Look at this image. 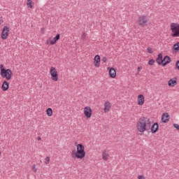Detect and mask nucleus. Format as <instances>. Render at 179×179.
<instances>
[{
  "label": "nucleus",
  "mask_w": 179,
  "mask_h": 179,
  "mask_svg": "<svg viewBox=\"0 0 179 179\" xmlns=\"http://www.w3.org/2000/svg\"><path fill=\"white\" fill-rule=\"evenodd\" d=\"M9 31H10V29L9 27L8 26H4L2 31H1V38L2 40H6L9 36Z\"/></svg>",
  "instance_id": "0eeeda50"
},
{
  "label": "nucleus",
  "mask_w": 179,
  "mask_h": 179,
  "mask_svg": "<svg viewBox=\"0 0 179 179\" xmlns=\"http://www.w3.org/2000/svg\"><path fill=\"white\" fill-rule=\"evenodd\" d=\"M138 106H143L144 103H145V96H143V95L140 94L138 96Z\"/></svg>",
  "instance_id": "f3484780"
},
{
  "label": "nucleus",
  "mask_w": 179,
  "mask_h": 179,
  "mask_svg": "<svg viewBox=\"0 0 179 179\" xmlns=\"http://www.w3.org/2000/svg\"><path fill=\"white\" fill-rule=\"evenodd\" d=\"M2 21V20H0V24H1V22Z\"/></svg>",
  "instance_id": "473e14b6"
},
{
  "label": "nucleus",
  "mask_w": 179,
  "mask_h": 179,
  "mask_svg": "<svg viewBox=\"0 0 179 179\" xmlns=\"http://www.w3.org/2000/svg\"><path fill=\"white\" fill-rule=\"evenodd\" d=\"M111 108V105L109 101H106L104 103V112L105 113H108L110 111V109Z\"/></svg>",
  "instance_id": "a211bd4d"
},
{
  "label": "nucleus",
  "mask_w": 179,
  "mask_h": 179,
  "mask_svg": "<svg viewBox=\"0 0 179 179\" xmlns=\"http://www.w3.org/2000/svg\"><path fill=\"white\" fill-rule=\"evenodd\" d=\"M141 69H142V67H138V72H141Z\"/></svg>",
  "instance_id": "7c9ffc66"
},
{
  "label": "nucleus",
  "mask_w": 179,
  "mask_h": 179,
  "mask_svg": "<svg viewBox=\"0 0 179 179\" xmlns=\"http://www.w3.org/2000/svg\"><path fill=\"white\" fill-rule=\"evenodd\" d=\"M147 51L148 54H153V50H152L151 48H148Z\"/></svg>",
  "instance_id": "b1692460"
},
{
  "label": "nucleus",
  "mask_w": 179,
  "mask_h": 179,
  "mask_svg": "<svg viewBox=\"0 0 179 179\" xmlns=\"http://www.w3.org/2000/svg\"><path fill=\"white\" fill-rule=\"evenodd\" d=\"M72 157H76V159H83L86 156V152H85V146L83 144L77 145V152L72 151Z\"/></svg>",
  "instance_id": "f03ea898"
},
{
  "label": "nucleus",
  "mask_w": 179,
  "mask_h": 179,
  "mask_svg": "<svg viewBox=\"0 0 179 179\" xmlns=\"http://www.w3.org/2000/svg\"><path fill=\"white\" fill-rule=\"evenodd\" d=\"M0 156H1V152H0Z\"/></svg>",
  "instance_id": "72a5a7b5"
},
{
  "label": "nucleus",
  "mask_w": 179,
  "mask_h": 179,
  "mask_svg": "<svg viewBox=\"0 0 179 179\" xmlns=\"http://www.w3.org/2000/svg\"><path fill=\"white\" fill-rule=\"evenodd\" d=\"M155 64V59H151L148 62V65H153Z\"/></svg>",
  "instance_id": "5701e85b"
},
{
  "label": "nucleus",
  "mask_w": 179,
  "mask_h": 179,
  "mask_svg": "<svg viewBox=\"0 0 179 179\" xmlns=\"http://www.w3.org/2000/svg\"><path fill=\"white\" fill-rule=\"evenodd\" d=\"M173 127L177 129V131H179V124H173Z\"/></svg>",
  "instance_id": "a878e982"
},
{
  "label": "nucleus",
  "mask_w": 179,
  "mask_h": 179,
  "mask_svg": "<svg viewBox=\"0 0 179 179\" xmlns=\"http://www.w3.org/2000/svg\"><path fill=\"white\" fill-rule=\"evenodd\" d=\"M138 179H145V177L143 176H138Z\"/></svg>",
  "instance_id": "c756f323"
},
{
  "label": "nucleus",
  "mask_w": 179,
  "mask_h": 179,
  "mask_svg": "<svg viewBox=\"0 0 179 179\" xmlns=\"http://www.w3.org/2000/svg\"><path fill=\"white\" fill-rule=\"evenodd\" d=\"M59 38H61V35L59 34H57L56 35V37H55L53 38V40H52V41L48 40L47 44H50V45H54L57 44V41H58V40H59Z\"/></svg>",
  "instance_id": "9d476101"
},
{
  "label": "nucleus",
  "mask_w": 179,
  "mask_h": 179,
  "mask_svg": "<svg viewBox=\"0 0 179 179\" xmlns=\"http://www.w3.org/2000/svg\"><path fill=\"white\" fill-rule=\"evenodd\" d=\"M0 75L1 77L7 80H10V79H12V70H10V69H6L5 67H3V64H0Z\"/></svg>",
  "instance_id": "20e7f679"
},
{
  "label": "nucleus",
  "mask_w": 179,
  "mask_h": 179,
  "mask_svg": "<svg viewBox=\"0 0 179 179\" xmlns=\"http://www.w3.org/2000/svg\"><path fill=\"white\" fill-rule=\"evenodd\" d=\"M171 30L172 31L171 36L172 37H179V24L178 23H171Z\"/></svg>",
  "instance_id": "39448f33"
},
{
  "label": "nucleus",
  "mask_w": 179,
  "mask_h": 179,
  "mask_svg": "<svg viewBox=\"0 0 179 179\" xmlns=\"http://www.w3.org/2000/svg\"><path fill=\"white\" fill-rule=\"evenodd\" d=\"M49 163H50V157H46L45 164H49Z\"/></svg>",
  "instance_id": "393cba45"
},
{
  "label": "nucleus",
  "mask_w": 179,
  "mask_h": 179,
  "mask_svg": "<svg viewBox=\"0 0 179 179\" xmlns=\"http://www.w3.org/2000/svg\"><path fill=\"white\" fill-rule=\"evenodd\" d=\"M94 64L96 68H99V66H100V55H95L94 58Z\"/></svg>",
  "instance_id": "4468645a"
},
{
  "label": "nucleus",
  "mask_w": 179,
  "mask_h": 179,
  "mask_svg": "<svg viewBox=\"0 0 179 179\" xmlns=\"http://www.w3.org/2000/svg\"><path fill=\"white\" fill-rule=\"evenodd\" d=\"M148 22H149V18H148V17L145 15H140L137 24L140 27H145V26H148Z\"/></svg>",
  "instance_id": "423d86ee"
},
{
  "label": "nucleus",
  "mask_w": 179,
  "mask_h": 179,
  "mask_svg": "<svg viewBox=\"0 0 179 179\" xmlns=\"http://www.w3.org/2000/svg\"><path fill=\"white\" fill-rule=\"evenodd\" d=\"M109 76L110 78H115L117 76V71H115V69L114 67H111L109 70Z\"/></svg>",
  "instance_id": "2eb2a0df"
},
{
  "label": "nucleus",
  "mask_w": 179,
  "mask_h": 179,
  "mask_svg": "<svg viewBox=\"0 0 179 179\" xmlns=\"http://www.w3.org/2000/svg\"><path fill=\"white\" fill-rule=\"evenodd\" d=\"M176 85H177V78H171L168 81V86L170 87H174Z\"/></svg>",
  "instance_id": "f8f14e48"
},
{
  "label": "nucleus",
  "mask_w": 179,
  "mask_h": 179,
  "mask_svg": "<svg viewBox=\"0 0 179 179\" xmlns=\"http://www.w3.org/2000/svg\"><path fill=\"white\" fill-rule=\"evenodd\" d=\"M159 131V123L155 122L151 126L152 134H156Z\"/></svg>",
  "instance_id": "ddd939ff"
},
{
  "label": "nucleus",
  "mask_w": 179,
  "mask_h": 179,
  "mask_svg": "<svg viewBox=\"0 0 179 179\" xmlns=\"http://www.w3.org/2000/svg\"><path fill=\"white\" fill-rule=\"evenodd\" d=\"M151 125L150 119L142 117L138 119L136 123V128L139 132H145V131H149L150 129Z\"/></svg>",
  "instance_id": "f257e3e1"
},
{
  "label": "nucleus",
  "mask_w": 179,
  "mask_h": 179,
  "mask_svg": "<svg viewBox=\"0 0 179 179\" xmlns=\"http://www.w3.org/2000/svg\"><path fill=\"white\" fill-rule=\"evenodd\" d=\"M156 62L158 64V65H162V66H166V65H168V64H170V62H171V58L169 55H166L163 58V55L162 53H159L157 58L156 59Z\"/></svg>",
  "instance_id": "7ed1b4c3"
},
{
  "label": "nucleus",
  "mask_w": 179,
  "mask_h": 179,
  "mask_svg": "<svg viewBox=\"0 0 179 179\" xmlns=\"http://www.w3.org/2000/svg\"><path fill=\"white\" fill-rule=\"evenodd\" d=\"M102 62H107V57H104L102 58Z\"/></svg>",
  "instance_id": "c85d7f7f"
},
{
  "label": "nucleus",
  "mask_w": 179,
  "mask_h": 179,
  "mask_svg": "<svg viewBox=\"0 0 179 179\" xmlns=\"http://www.w3.org/2000/svg\"><path fill=\"white\" fill-rule=\"evenodd\" d=\"M162 121L164 124L167 123L168 121H170V115L167 113H164L162 116Z\"/></svg>",
  "instance_id": "9b49d317"
},
{
  "label": "nucleus",
  "mask_w": 179,
  "mask_h": 179,
  "mask_svg": "<svg viewBox=\"0 0 179 179\" xmlns=\"http://www.w3.org/2000/svg\"><path fill=\"white\" fill-rule=\"evenodd\" d=\"M38 141H41V137H38Z\"/></svg>",
  "instance_id": "2f4dec72"
},
{
  "label": "nucleus",
  "mask_w": 179,
  "mask_h": 179,
  "mask_svg": "<svg viewBox=\"0 0 179 179\" xmlns=\"http://www.w3.org/2000/svg\"><path fill=\"white\" fill-rule=\"evenodd\" d=\"M1 89L3 92H6V90H8L9 89V83L8 81L4 80L2 85Z\"/></svg>",
  "instance_id": "dca6fc26"
},
{
  "label": "nucleus",
  "mask_w": 179,
  "mask_h": 179,
  "mask_svg": "<svg viewBox=\"0 0 179 179\" xmlns=\"http://www.w3.org/2000/svg\"><path fill=\"white\" fill-rule=\"evenodd\" d=\"M46 114L48 117H51L52 115V108H48L46 110Z\"/></svg>",
  "instance_id": "aec40b11"
},
{
  "label": "nucleus",
  "mask_w": 179,
  "mask_h": 179,
  "mask_svg": "<svg viewBox=\"0 0 179 179\" xmlns=\"http://www.w3.org/2000/svg\"><path fill=\"white\" fill-rule=\"evenodd\" d=\"M92 108H90V106H86L84 108V115H85V117L87 118H90V117H92Z\"/></svg>",
  "instance_id": "1a4fd4ad"
},
{
  "label": "nucleus",
  "mask_w": 179,
  "mask_h": 179,
  "mask_svg": "<svg viewBox=\"0 0 179 179\" xmlns=\"http://www.w3.org/2000/svg\"><path fill=\"white\" fill-rule=\"evenodd\" d=\"M50 72L52 80H55V82H57L58 80V72L57 71V69H55V67L52 66L50 68Z\"/></svg>",
  "instance_id": "6e6552de"
},
{
  "label": "nucleus",
  "mask_w": 179,
  "mask_h": 179,
  "mask_svg": "<svg viewBox=\"0 0 179 179\" xmlns=\"http://www.w3.org/2000/svg\"><path fill=\"white\" fill-rule=\"evenodd\" d=\"M109 156H110V155H109L108 154H107V152H106V150H104V151L102 152V159H103V160H106V161L108 160Z\"/></svg>",
  "instance_id": "6ab92c4d"
},
{
  "label": "nucleus",
  "mask_w": 179,
  "mask_h": 179,
  "mask_svg": "<svg viewBox=\"0 0 179 179\" xmlns=\"http://www.w3.org/2000/svg\"><path fill=\"white\" fill-rule=\"evenodd\" d=\"M31 0H27V5L28 6V8H30L31 9L33 8V5H31Z\"/></svg>",
  "instance_id": "4be33fe9"
},
{
  "label": "nucleus",
  "mask_w": 179,
  "mask_h": 179,
  "mask_svg": "<svg viewBox=\"0 0 179 179\" xmlns=\"http://www.w3.org/2000/svg\"><path fill=\"white\" fill-rule=\"evenodd\" d=\"M32 170H33V171H34L35 173H36L37 169L36 168V164H34V165L32 166Z\"/></svg>",
  "instance_id": "bb28decb"
},
{
  "label": "nucleus",
  "mask_w": 179,
  "mask_h": 179,
  "mask_svg": "<svg viewBox=\"0 0 179 179\" xmlns=\"http://www.w3.org/2000/svg\"><path fill=\"white\" fill-rule=\"evenodd\" d=\"M176 66L177 69H178V71H179V60H178V61L176 62Z\"/></svg>",
  "instance_id": "cd10ccee"
},
{
  "label": "nucleus",
  "mask_w": 179,
  "mask_h": 179,
  "mask_svg": "<svg viewBox=\"0 0 179 179\" xmlns=\"http://www.w3.org/2000/svg\"><path fill=\"white\" fill-rule=\"evenodd\" d=\"M173 50H175L176 52L179 51V42H177L173 45Z\"/></svg>",
  "instance_id": "412c9836"
}]
</instances>
